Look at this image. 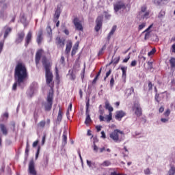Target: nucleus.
<instances>
[{
  "label": "nucleus",
  "instance_id": "nucleus-1",
  "mask_svg": "<svg viewBox=\"0 0 175 175\" xmlns=\"http://www.w3.org/2000/svg\"><path fill=\"white\" fill-rule=\"evenodd\" d=\"M28 79V70L25 64L22 62H18L14 69L15 82L12 85V91H16L18 87L24 88V83Z\"/></svg>",
  "mask_w": 175,
  "mask_h": 175
},
{
  "label": "nucleus",
  "instance_id": "nucleus-2",
  "mask_svg": "<svg viewBox=\"0 0 175 175\" xmlns=\"http://www.w3.org/2000/svg\"><path fill=\"white\" fill-rule=\"evenodd\" d=\"M42 65L45 69V76H46V83L47 85L51 87V83L53 81V72L50 71V64L47 63V59L46 57H43L42 59Z\"/></svg>",
  "mask_w": 175,
  "mask_h": 175
},
{
  "label": "nucleus",
  "instance_id": "nucleus-3",
  "mask_svg": "<svg viewBox=\"0 0 175 175\" xmlns=\"http://www.w3.org/2000/svg\"><path fill=\"white\" fill-rule=\"evenodd\" d=\"M124 131L120 129H115L109 134V137L113 140L115 143H121V142L124 140Z\"/></svg>",
  "mask_w": 175,
  "mask_h": 175
},
{
  "label": "nucleus",
  "instance_id": "nucleus-4",
  "mask_svg": "<svg viewBox=\"0 0 175 175\" xmlns=\"http://www.w3.org/2000/svg\"><path fill=\"white\" fill-rule=\"evenodd\" d=\"M54 98V94L53 92H50L48 94L46 101L47 103H44L45 111H50L53 107V99Z\"/></svg>",
  "mask_w": 175,
  "mask_h": 175
},
{
  "label": "nucleus",
  "instance_id": "nucleus-5",
  "mask_svg": "<svg viewBox=\"0 0 175 175\" xmlns=\"http://www.w3.org/2000/svg\"><path fill=\"white\" fill-rule=\"evenodd\" d=\"M125 9H126V5L122 1H117L115 4H113V10L116 14L118 13V12H120V10H125Z\"/></svg>",
  "mask_w": 175,
  "mask_h": 175
},
{
  "label": "nucleus",
  "instance_id": "nucleus-6",
  "mask_svg": "<svg viewBox=\"0 0 175 175\" xmlns=\"http://www.w3.org/2000/svg\"><path fill=\"white\" fill-rule=\"evenodd\" d=\"M39 88V85H38V83L33 82L30 85V90L27 92V95L30 96V98H32L33 94L38 91Z\"/></svg>",
  "mask_w": 175,
  "mask_h": 175
},
{
  "label": "nucleus",
  "instance_id": "nucleus-7",
  "mask_svg": "<svg viewBox=\"0 0 175 175\" xmlns=\"http://www.w3.org/2000/svg\"><path fill=\"white\" fill-rule=\"evenodd\" d=\"M86 111H85V115H86V118L85 120V125H88L90 122H92V120H91V116H90V99L88 100L86 102V106H85Z\"/></svg>",
  "mask_w": 175,
  "mask_h": 175
},
{
  "label": "nucleus",
  "instance_id": "nucleus-8",
  "mask_svg": "<svg viewBox=\"0 0 175 175\" xmlns=\"http://www.w3.org/2000/svg\"><path fill=\"white\" fill-rule=\"evenodd\" d=\"M96 24L94 29L96 32H99V30L102 28V25L103 24V15H100L97 17Z\"/></svg>",
  "mask_w": 175,
  "mask_h": 175
},
{
  "label": "nucleus",
  "instance_id": "nucleus-9",
  "mask_svg": "<svg viewBox=\"0 0 175 175\" xmlns=\"http://www.w3.org/2000/svg\"><path fill=\"white\" fill-rule=\"evenodd\" d=\"M72 23L75 27V29L77 31H83V25H81V21H80V19L79 18L76 17L73 19Z\"/></svg>",
  "mask_w": 175,
  "mask_h": 175
},
{
  "label": "nucleus",
  "instance_id": "nucleus-10",
  "mask_svg": "<svg viewBox=\"0 0 175 175\" xmlns=\"http://www.w3.org/2000/svg\"><path fill=\"white\" fill-rule=\"evenodd\" d=\"M3 2H5V0L0 1L1 8V10L0 11L1 18H3V17H4L3 14L5 13V10H6L8 9V7L9 6V4H8L6 3H3Z\"/></svg>",
  "mask_w": 175,
  "mask_h": 175
},
{
  "label": "nucleus",
  "instance_id": "nucleus-11",
  "mask_svg": "<svg viewBox=\"0 0 175 175\" xmlns=\"http://www.w3.org/2000/svg\"><path fill=\"white\" fill-rule=\"evenodd\" d=\"M55 43L57 49H64L65 46V39L61 38V37H57Z\"/></svg>",
  "mask_w": 175,
  "mask_h": 175
},
{
  "label": "nucleus",
  "instance_id": "nucleus-12",
  "mask_svg": "<svg viewBox=\"0 0 175 175\" xmlns=\"http://www.w3.org/2000/svg\"><path fill=\"white\" fill-rule=\"evenodd\" d=\"M29 173L31 175H36V170H35V163L33 160H31L29 163Z\"/></svg>",
  "mask_w": 175,
  "mask_h": 175
},
{
  "label": "nucleus",
  "instance_id": "nucleus-13",
  "mask_svg": "<svg viewBox=\"0 0 175 175\" xmlns=\"http://www.w3.org/2000/svg\"><path fill=\"white\" fill-rule=\"evenodd\" d=\"M25 36V33L24 31H20L17 33V38L15 40V43L18 44V43H21L23 40H24V37Z\"/></svg>",
  "mask_w": 175,
  "mask_h": 175
},
{
  "label": "nucleus",
  "instance_id": "nucleus-14",
  "mask_svg": "<svg viewBox=\"0 0 175 175\" xmlns=\"http://www.w3.org/2000/svg\"><path fill=\"white\" fill-rule=\"evenodd\" d=\"M25 40V47H28V44H29V43H31V41L32 40V31H29L28 32Z\"/></svg>",
  "mask_w": 175,
  "mask_h": 175
},
{
  "label": "nucleus",
  "instance_id": "nucleus-15",
  "mask_svg": "<svg viewBox=\"0 0 175 175\" xmlns=\"http://www.w3.org/2000/svg\"><path fill=\"white\" fill-rule=\"evenodd\" d=\"M125 116H126V113L125 112H124V111L121 110V111H118L116 112V115L115 116L116 120H118L119 121H121L122 118L123 117H125Z\"/></svg>",
  "mask_w": 175,
  "mask_h": 175
},
{
  "label": "nucleus",
  "instance_id": "nucleus-16",
  "mask_svg": "<svg viewBox=\"0 0 175 175\" xmlns=\"http://www.w3.org/2000/svg\"><path fill=\"white\" fill-rule=\"evenodd\" d=\"M116 30H117V25H113L107 37V40L108 42L110 41V40L111 39V36L114 35V32H116Z\"/></svg>",
  "mask_w": 175,
  "mask_h": 175
},
{
  "label": "nucleus",
  "instance_id": "nucleus-17",
  "mask_svg": "<svg viewBox=\"0 0 175 175\" xmlns=\"http://www.w3.org/2000/svg\"><path fill=\"white\" fill-rule=\"evenodd\" d=\"M58 107H59V112L57 117L56 122L57 124H61V122L62 121V116L64 113H62V110L61 109V105H59Z\"/></svg>",
  "mask_w": 175,
  "mask_h": 175
},
{
  "label": "nucleus",
  "instance_id": "nucleus-18",
  "mask_svg": "<svg viewBox=\"0 0 175 175\" xmlns=\"http://www.w3.org/2000/svg\"><path fill=\"white\" fill-rule=\"evenodd\" d=\"M121 70L122 71V78L123 79L124 83H126V70L128 67H121Z\"/></svg>",
  "mask_w": 175,
  "mask_h": 175
},
{
  "label": "nucleus",
  "instance_id": "nucleus-19",
  "mask_svg": "<svg viewBox=\"0 0 175 175\" xmlns=\"http://www.w3.org/2000/svg\"><path fill=\"white\" fill-rule=\"evenodd\" d=\"M68 132L66 131V130L64 131L63 133V139H62V146H66L67 143H68Z\"/></svg>",
  "mask_w": 175,
  "mask_h": 175
},
{
  "label": "nucleus",
  "instance_id": "nucleus-20",
  "mask_svg": "<svg viewBox=\"0 0 175 175\" xmlns=\"http://www.w3.org/2000/svg\"><path fill=\"white\" fill-rule=\"evenodd\" d=\"M40 58H42V50L38 51L36 54V64L38 65L40 61Z\"/></svg>",
  "mask_w": 175,
  "mask_h": 175
},
{
  "label": "nucleus",
  "instance_id": "nucleus-21",
  "mask_svg": "<svg viewBox=\"0 0 175 175\" xmlns=\"http://www.w3.org/2000/svg\"><path fill=\"white\" fill-rule=\"evenodd\" d=\"M43 31L42 30H40V31H38V34L36 38V42L38 44H40V43H42V40H43Z\"/></svg>",
  "mask_w": 175,
  "mask_h": 175
},
{
  "label": "nucleus",
  "instance_id": "nucleus-22",
  "mask_svg": "<svg viewBox=\"0 0 175 175\" xmlns=\"http://www.w3.org/2000/svg\"><path fill=\"white\" fill-rule=\"evenodd\" d=\"M0 129H1L3 135H4V136H8V128L6 127V126H5V124H1Z\"/></svg>",
  "mask_w": 175,
  "mask_h": 175
},
{
  "label": "nucleus",
  "instance_id": "nucleus-23",
  "mask_svg": "<svg viewBox=\"0 0 175 175\" xmlns=\"http://www.w3.org/2000/svg\"><path fill=\"white\" fill-rule=\"evenodd\" d=\"M135 114L137 117H140L143 114L142 112V107H140V106L138 105L135 107Z\"/></svg>",
  "mask_w": 175,
  "mask_h": 175
},
{
  "label": "nucleus",
  "instance_id": "nucleus-24",
  "mask_svg": "<svg viewBox=\"0 0 175 175\" xmlns=\"http://www.w3.org/2000/svg\"><path fill=\"white\" fill-rule=\"evenodd\" d=\"M59 16H61V8H57L54 14V18L58 20L59 18Z\"/></svg>",
  "mask_w": 175,
  "mask_h": 175
},
{
  "label": "nucleus",
  "instance_id": "nucleus-25",
  "mask_svg": "<svg viewBox=\"0 0 175 175\" xmlns=\"http://www.w3.org/2000/svg\"><path fill=\"white\" fill-rule=\"evenodd\" d=\"M139 14V17H141V18H143V20H147V18L150 17V12H143L142 14Z\"/></svg>",
  "mask_w": 175,
  "mask_h": 175
},
{
  "label": "nucleus",
  "instance_id": "nucleus-26",
  "mask_svg": "<svg viewBox=\"0 0 175 175\" xmlns=\"http://www.w3.org/2000/svg\"><path fill=\"white\" fill-rule=\"evenodd\" d=\"M70 50H72V42H69L66 44V54H69Z\"/></svg>",
  "mask_w": 175,
  "mask_h": 175
},
{
  "label": "nucleus",
  "instance_id": "nucleus-27",
  "mask_svg": "<svg viewBox=\"0 0 175 175\" xmlns=\"http://www.w3.org/2000/svg\"><path fill=\"white\" fill-rule=\"evenodd\" d=\"M68 75H70V80H76V74L73 72V70H69Z\"/></svg>",
  "mask_w": 175,
  "mask_h": 175
},
{
  "label": "nucleus",
  "instance_id": "nucleus-28",
  "mask_svg": "<svg viewBox=\"0 0 175 175\" xmlns=\"http://www.w3.org/2000/svg\"><path fill=\"white\" fill-rule=\"evenodd\" d=\"M105 109L109 110V113H111V111H113L114 110L113 107L110 106V103H109V102L105 103Z\"/></svg>",
  "mask_w": 175,
  "mask_h": 175
},
{
  "label": "nucleus",
  "instance_id": "nucleus-29",
  "mask_svg": "<svg viewBox=\"0 0 175 175\" xmlns=\"http://www.w3.org/2000/svg\"><path fill=\"white\" fill-rule=\"evenodd\" d=\"M174 174H175V167L174 165H171L168 171L167 175H174Z\"/></svg>",
  "mask_w": 175,
  "mask_h": 175
},
{
  "label": "nucleus",
  "instance_id": "nucleus-30",
  "mask_svg": "<svg viewBox=\"0 0 175 175\" xmlns=\"http://www.w3.org/2000/svg\"><path fill=\"white\" fill-rule=\"evenodd\" d=\"M10 32H12V28L7 27L4 33V39H6V38H8V36L10 33Z\"/></svg>",
  "mask_w": 175,
  "mask_h": 175
},
{
  "label": "nucleus",
  "instance_id": "nucleus-31",
  "mask_svg": "<svg viewBox=\"0 0 175 175\" xmlns=\"http://www.w3.org/2000/svg\"><path fill=\"white\" fill-rule=\"evenodd\" d=\"M105 120L107 121V122H110V120H113V114L111 112H109V115H107L105 117Z\"/></svg>",
  "mask_w": 175,
  "mask_h": 175
},
{
  "label": "nucleus",
  "instance_id": "nucleus-32",
  "mask_svg": "<svg viewBox=\"0 0 175 175\" xmlns=\"http://www.w3.org/2000/svg\"><path fill=\"white\" fill-rule=\"evenodd\" d=\"M75 46H77V47H73L72 49V52H71L72 57H73V55H76V53L77 51V48L79 47V42H77L75 44Z\"/></svg>",
  "mask_w": 175,
  "mask_h": 175
},
{
  "label": "nucleus",
  "instance_id": "nucleus-33",
  "mask_svg": "<svg viewBox=\"0 0 175 175\" xmlns=\"http://www.w3.org/2000/svg\"><path fill=\"white\" fill-rule=\"evenodd\" d=\"M106 49V44H105L98 51V57H100V55H103V51Z\"/></svg>",
  "mask_w": 175,
  "mask_h": 175
},
{
  "label": "nucleus",
  "instance_id": "nucleus-34",
  "mask_svg": "<svg viewBox=\"0 0 175 175\" xmlns=\"http://www.w3.org/2000/svg\"><path fill=\"white\" fill-rule=\"evenodd\" d=\"M111 165V163L109 161H105L103 163L98 164L99 166H110Z\"/></svg>",
  "mask_w": 175,
  "mask_h": 175
},
{
  "label": "nucleus",
  "instance_id": "nucleus-35",
  "mask_svg": "<svg viewBox=\"0 0 175 175\" xmlns=\"http://www.w3.org/2000/svg\"><path fill=\"white\" fill-rule=\"evenodd\" d=\"M170 64L172 68H175V57H171L170 59Z\"/></svg>",
  "mask_w": 175,
  "mask_h": 175
},
{
  "label": "nucleus",
  "instance_id": "nucleus-36",
  "mask_svg": "<svg viewBox=\"0 0 175 175\" xmlns=\"http://www.w3.org/2000/svg\"><path fill=\"white\" fill-rule=\"evenodd\" d=\"M109 85L111 88H113V87H114V75L111 76Z\"/></svg>",
  "mask_w": 175,
  "mask_h": 175
},
{
  "label": "nucleus",
  "instance_id": "nucleus-37",
  "mask_svg": "<svg viewBox=\"0 0 175 175\" xmlns=\"http://www.w3.org/2000/svg\"><path fill=\"white\" fill-rule=\"evenodd\" d=\"M46 125V121L44 120H42V121H40L38 124V128H44Z\"/></svg>",
  "mask_w": 175,
  "mask_h": 175
},
{
  "label": "nucleus",
  "instance_id": "nucleus-38",
  "mask_svg": "<svg viewBox=\"0 0 175 175\" xmlns=\"http://www.w3.org/2000/svg\"><path fill=\"white\" fill-rule=\"evenodd\" d=\"M170 120V118H167V117H165V118H161V122H163V124H166L167 122H169V120Z\"/></svg>",
  "mask_w": 175,
  "mask_h": 175
},
{
  "label": "nucleus",
  "instance_id": "nucleus-39",
  "mask_svg": "<svg viewBox=\"0 0 175 175\" xmlns=\"http://www.w3.org/2000/svg\"><path fill=\"white\" fill-rule=\"evenodd\" d=\"M146 12H147V7L146 5H144L141 8V11L139 12V14L146 13Z\"/></svg>",
  "mask_w": 175,
  "mask_h": 175
},
{
  "label": "nucleus",
  "instance_id": "nucleus-40",
  "mask_svg": "<svg viewBox=\"0 0 175 175\" xmlns=\"http://www.w3.org/2000/svg\"><path fill=\"white\" fill-rule=\"evenodd\" d=\"M157 53V49L155 48H153L150 52H148V57H150V55H154Z\"/></svg>",
  "mask_w": 175,
  "mask_h": 175
},
{
  "label": "nucleus",
  "instance_id": "nucleus-41",
  "mask_svg": "<svg viewBox=\"0 0 175 175\" xmlns=\"http://www.w3.org/2000/svg\"><path fill=\"white\" fill-rule=\"evenodd\" d=\"M105 17L106 18V20H110V18H111V14L107 13V12L105 11Z\"/></svg>",
  "mask_w": 175,
  "mask_h": 175
},
{
  "label": "nucleus",
  "instance_id": "nucleus-42",
  "mask_svg": "<svg viewBox=\"0 0 175 175\" xmlns=\"http://www.w3.org/2000/svg\"><path fill=\"white\" fill-rule=\"evenodd\" d=\"M40 153V146H38L37 148V152L36 153V159H38V158H39Z\"/></svg>",
  "mask_w": 175,
  "mask_h": 175
},
{
  "label": "nucleus",
  "instance_id": "nucleus-43",
  "mask_svg": "<svg viewBox=\"0 0 175 175\" xmlns=\"http://www.w3.org/2000/svg\"><path fill=\"white\" fill-rule=\"evenodd\" d=\"M146 27V23H142L141 25L138 26V31H142Z\"/></svg>",
  "mask_w": 175,
  "mask_h": 175
},
{
  "label": "nucleus",
  "instance_id": "nucleus-44",
  "mask_svg": "<svg viewBox=\"0 0 175 175\" xmlns=\"http://www.w3.org/2000/svg\"><path fill=\"white\" fill-rule=\"evenodd\" d=\"M46 31L49 35H51L53 33V30L51 29V27L50 25H48L46 27Z\"/></svg>",
  "mask_w": 175,
  "mask_h": 175
},
{
  "label": "nucleus",
  "instance_id": "nucleus-45",
  "mask_svg": "<svg viewBox=\"0 0 175 175\" xmlns=\"http://www.w3.org/2000/svg\"><path fill=\"white\" fill-rule=\"evenodd\" d=\"M28 154H29V144L27 142L26 145L25 154L28 156Z\"/></svg>",
  "mask_w": 175,
  "mask_h": 175
},
{
  "label": "nucleus",
  "instance_id": "nucleus-46",
  "mask_svg": "<svg viewBox=\"0 0 175 175\" xmlns=\"http://www.w3.org/2000/svg\"><path fill=\"white\" fill-rule=\"evenodd\" d=\"M165 11H161L159 14V18H163V17H165Z\"/></svg>",
  "mask_w": 175,
  "mask_h": 175
},
{
  "label": "nucleus",
  "instance_id": "nucleus-47",
  "mask_svg": "<svg viewBox=\"0 0 175 175\" xmlns=\"http://www.w3.org/2000/svg\"><path fill=\"white\" fill-rule=\"evenodd\" d=\"M120 57H118L113 59V65H117L120 62Z\"/></svg>",
  "mask_w": 175,
  "mask_h": 175
},
{
  "label": "nucleus",
  "instance_id": "nucleus-48",
  "mask_svg": "<svg viewBox=\"0 0 175 175\" xmlns=\"http://www.w3.org/2000/svg\"><path fill=\"white\" fill-rule=\"evenodd\" d=\"M94 146H93V150L95 152H98V150H99V148L95 144V141H94Z\"/></svg>",
  "mask_w": 175,
  "mask_h": 175
},
{
  "label": "nucleus",
  "instance_id": "nucleus-49",
  "mask_svg": "<svg viewBox=\"0 0 175 175\" xmlns=\"http://www.w3.org/2000/svg\"><path fill=\"white\" fill-rule=\"evenodd\" d=\"M163 116L169 118V116H170V109H167L166 111L163 113Z\"/></svg>",
  "mask_w": 175,
  "mask_h": 175
},
{
  "label": "nucleus",
  "instance_id": "nucleus-50",
  "mask_svg": "<svg viewBox=\"0 0 175 175\" xmlns=\"http://www.w3.org/2000/svg\"><path fill=\"white\" fill-rule=\"evenodd\" d=\"M144 174L146 175H150L151 174V170H150V168H147L146 170H144Z\"/></svg>",
  "mask_w": 175,
  "mask_h": 175
},
{
  "label": "nucleus",
  "instance_id": "nucleus-51",
  "mask_svg": "<svg viewBox=\"0 0 175 175\" xmlns=\"http://www.w3.org/2000/svg\"><path fill=\"white\" fill-rule=\"evenodd\" d=\"M154 99H155L156 102H157L158 103H159V102H161V100H159V94L156 93Z\"/></svg>",
  "mask_w": 175,
  "mask_h": 175
},
{
  "label": "nucleus",
  "instance_id": "nucleus-52",
  "mask_svg": "<svg viewBox=\"0 0 175 175\" xmlns=\"http://www.w3.org/2000/svg\"><path fill=\"white\" fill-rule=\"evenodd\" d=\"M127 91H129V95H132V94L135 92V89L133 88V87H131L130 89H127Z\"/></svg>",
  "mask_w": 175,
  "mask_h": 175
},
{
  "label": "nucleus",
  "instance_id": "nucleus-53",
  "mask_svg": "<svg viewBox=\"0 0 175 175\" xmlns=\"http://www.w3.org/2000/svg\"><path fill=\"white\" fill-rule=\"evenodd\" d=\"M86 163L88 165V166L92 169V162L91 161H89V160H86Z\"/></svg>",
  "mask_w": 175,
  "mask_h": 175
},
{
  "label": "nucleus",
  "instance_id": "nucleus-54",
  "mask_svg": "<svg viewBox=\"0 0 175 175\" xmlns=\"http://www.w3.org/2000/svg\"><path fill=\"white\" fill-rule=\"evenodd\" d=\"M148 39H150V32L145 33L144 40H147Z\"/></svg>",
  "mask_w": 175,
  "mask_h": 175
},
{
  "label": "nucleus",
  "instance_id": "nucleus-55",
  "mask_svg": "<svg viewBox=\"0 0 175 175\" xmlns=\"http://www.w3.org/2000/svg\"><path fill=\"white\" fill-rule=\"evenodd\" d=\"M148 87L149 91H151V90H152V83L151 81H148Z\"/></svg>",
  "mask_w": 175,
  "mask_h": 175
},
{
  "label": "nucleus",
  "instance_id": "nucleus-56",
  "mask_svg": "<svg viewBox=\"0 0 175 175\" xmlns=\"http://www.w3.org/2000/svg\"><path fill=\"white\" fill-rule=\"evenodd\" d=\"M60 64H62V65H65V57L64 56L61 57Z\"/></svg>",
  "mask_w": 175,
  "mask_h": 175
},
{
  "label": "nucleus",
  "instance_id": "nucleus-57",
  "mask_svg": "<svg viewBox=\"0 0 175 175\" xmlns=\"http://www.w3.org/2000/svg\"><path fill=\"white\" fill-rule=\"evenodd\" d=\"M151 28H152V24L150 25L145 31H144L143 33H146L147 32H150L148 31H150V29H151Z\"/></svg>",
  "mask_w": 175,
  "mask_h": 175
},
{
  "label": "nucleus",
  "instance_id": "nucleus-58",
  "mask_svg": "<svg viewBox=\"0 0 175 175\" xmlns=\"http://www.w3.org/2000/svg\"><path fill=\"white\" fill-rule=\"evenodd\" d=\"M98 167L96 163L92 162V170L96 169Z\"/></svg>",
  "mask_w": 175,
  "mask_h": 175
},
{
  "label": "nucleus",
  "instance_id": "nucleus-59",
  "mask_svg": "<svg viewBox=\"0 0 175 175\" xmlns=\"http://www.w3.org/2000/svg\"><path fill=\"white\" fill-rule=\"evenodd\" d=\"M153 2L155 5H161L162 0H153Z\"/></svg>",
  "mask_w": 175,
  "mask_h": 175
},
{
  "label": "nucleus",
  "instance_id": "nucleus-60",
  "mask_svg": "<svg viewBox=\"0 0 175 175\" xmlns=\"http://www.w3.org/2000/svg\"><path fill=\"white\" fill-rule=\"evenodd\" d=\"M46 142V134H44L42 137V146L44 145V143Z\"/></svg>",
  "mask_w": 175,
  "mask_h": 175
},
{
  "label": "nucleus",
  "instance_id": "nucleus-61",
  "mask_svg": "<svg viewBox=\"0 0 175 175\" xmlns=\"http://www.w3.org/2000/svg\"><path fill=\"white\" fill-rule=\"evenodd\" d=\"M137 65V62L136 60H133L131 63V66H136Z\"/></svg>",
  "mask_w": 175,
  "mask_h": 175
},
{
  "label": "nucleus",
  "instance_id": "nucleus-62",
  "mask_svg": "<svg viewBox=\"0 0 175 175\" xmlns=\"http://www.w3.org/2000/svg\"><path fill=\"white\" fill-rule=\"evenodd\" d=\"M96 129L97 132H100V131L102 129V126H99V125L96 126Z\"/></svg>",
  "mask_w": 175,
  "mask_h": 175
},
{
  "label": "nucleus",
  "instance_id": "nucleus-63",
  "mask_svg": "<svg viewBox=\"0 0 175 175\" xmlns=\"http://www.w3.org/2000/svg\"><path fill=\"white\" fill-rule=\"evenodd\" d=\"M148 66L149 69H152V62H148Z\"/></svg>",
  "mask_w": 175,
  "mask_h": 175
},
{
  "label": "nucleus",
  "instance_id": "nucleus-64",
  "mask_svg": "<svg viewBox=\"0 0 175 175\" xmlns=\"http://www.w3.org/2000/svg\"><path fill=\"white\" fill-rule=\"evenodd\" d=\"M171 51H172V53H175V44H172V46L171 47Z\"/></svg>",
  "mask_w": 175,
  "mask_h": 175
}]
</instances>
